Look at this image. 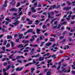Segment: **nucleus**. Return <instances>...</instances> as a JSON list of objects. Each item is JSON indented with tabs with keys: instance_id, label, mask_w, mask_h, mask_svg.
<instances>
[{
	"instance_id": "nucleus-1",
	"label": "nucleus",
	"mask_w": 75,
	"mask_h": 75,
	"mask_svg": "<svg viewBox=\"0 0 75 75\" xmlns=\"http://www.w3.org/2000/svg\"><path fill=\"white\" fill-rule=\"evenodd\" d=\"M71 9V6L67 7H64L63 8V10H66V11H68L69 10Z\"/></svg>"
},
{
	"instance_id": "nucleus-2",
	"label": "nucleus",
	"mask_w": 75,
	"mask_h": 75,
	"mask_svg": "<svg viewBox=\"0 0 75 75\" xmlns=\"http://www.w3.org/2000/svg\"><path fill=\"white\" fill-rule=\"evenodd\" d=\"M34 71H35V68L34 67H33L31 69V72L29 73V75H32V73H33L34 72Z\"/></svg>"
},
{
	"instance_id": "nucleus-3",
	"label": "nucleus",
	"mask_w": 75,
	"mask_h": 75,
	"mask_svg": "<svg viewBox=\"0 0 75 75\" xmlns=\"http://www.w3.org/2000/svg\"><path fill=\"white\" fill-rule=\"evenodd\" d=\"M17 11V10L16 8H13L11 9L10 10V11Z\"/></svg>"
},
{
	"instance_id": "nucleus-4",
	"label": "nucleus",
	"mask_w": 75,
	"mask_h": 75,
	"mask_svg": "<svg viewBox=\"0 0 75 75\" xmlns=\"http://www.w3.org/2000/svg\"><path fill=\"white\" fill-rule=\"evenodd\" d=\"M54 12H49L48 13V16H54Z\"/></svg>"
},
{
	"instance_id": "nucleus-5",
	"label": "nucleus",
	"mask_w": 75,
	"mask_h": 75,
	"mask_svg": "<svg viewBox=\"0 0 75 75\" xmlns=\"http://www.w3.org/2000/svg\"><path fill=\"white\" fill-rule=\"evenodd\" d=\"M66 68H65L63 69V70L62 71V72H70V69H69L68 71L66 70L65 71H64V70H65Z\"/></svg>"
},
{
	"instance_id": "nucleus-6",
	"label": "nucleus",
	"mask_w": 75,
	"mask_h": 75,
	"mask_svg": "<svg viewBox=\"0 0 75 75\" xmlns=\"http://www.w3.org/2000/svg\"><path fill=\"white\" fill-rule=\"evenodd\" d=\"M55 7H56L55 5H54L53 6H51L48 9V10H50L51 9H52L53 8H55Z\"/></svg>"
},
{
	"instance_id": "nucleus-7",
	"label": "nucleus",
	"mask_w": 75,
	"mask_h": 75,
	"mask_svg": "<svg viewBox=\"0 0 75 75\" xmlns=\"http://www.w3.org/2000/svg\"><path fill=\"white\" fill-rule=\"evenodd\" d=\"M22 69H23V67H21L20 68H19V67H17L16 69V71H21Z\"/></svg>"
},
{
	"instance_id": "nucleus-8",
	"label": "nucleus",
	"mask_w": 75,
	"mask_h": 75,
	"mask_svg": "<svg viewBox=\"0 0 75 75\" xmlns=\"http://www.w3.org/2000/svg\"><path fill=\"white\" fill-rule=\"evenodd\" d=\"M31 10L33 13H35V12H36V10L35 9V8H34V7H32Z\"/></svg>"
},
{
	"instance_id": "nucleus-9",
	"label": "nucleus",
	"mask_w": 75,
	"mask_h": 75,
	"mask_svg": "<svg viewBox=\"0 0 75 75\" xmlns=\"http://www.w3.org/2000/svg\"><path fill=\"white\" fill-rule=\"evenodd\" d=\"M10 4L12 5H14L16 4V2L14 1V0H12V1L10 3Z\"/></svg>"
},
{
	"instance_id": "nucleus-10",
	"label": "nucleus",
	"mask_w": 75,
	"mask_h": 75,
	"mask_svg": "<svg viewBox=\"0 0 75 75\" xmlns=\"http://www.w3.org/2000/svg\"><path fill=\"white\" fill-rule=\"evenodd\" d=\"M19 22H19V21H17L14 23H13V24H14L15 26H16L17 25H18V23Z\"/></svg>"
},
{
	"instance_id": "nucleus-11",
	"label": "nucleus",
	"mask_w": 75,
	"mask_h": 75,
	"mask_svg": "<svg viewBox=\"0 0 75 75\" xmlns=\"http://www.w3.org/2000/svg\"><path fill=\"white\" fill-rule=\"evenodd\" d=\"M41 30L37 28L36 29V32L38 34H40L41 33L39 32H40Z\"/></svg>"
},
{
	"instance_id": "nucleus-12",
	"label": "nucleus",
	"mask_w": 75,
	"mask_h": 75,
	"mask_svg": "<svg viewBox=\"0 0 75 75\" xmlns=\"http://www.w3.org/2000/svg\"><path fill=\"white\" fill-rule=\"evenodd\" d=\"M44 57H40L39 59V61H42L43 60H44Z\"/></svg>"
},
{
	"instance_id": "nucleus-13",
	"label": "nucleus",
	"mask_w": 75,
	"mask_h": 75,
	"mask_svg": "<svg viewBox=\"0 0 75 75\" xmlns=\"http://www.w3.org/2000/svg\"><path fill=\"white\" fill-rule=\"evenodd\" d=\"M69 48V46H68V45H67L66 46H65L63 48L64 50H67V49H68Z\"/></svg>"
},
{
	"instance_id": "nucleus-14",
	"label": "nucleus",
	"mask_w": 75,
	"mask_h": 75,
	"mask_svg": "<svg viewBox=\"0 0 75 75\" xmlns=\"http://www.w3.org/2000/svg\"><path fill=\"white\" fill-rule=\"evenodd\" d=\"M43 39H44V36H40V40H42Z\"/></svg>"
},
{
	"instance_id": "nucleus-15",
	"label": "nucleus",
	"mask_w": 75,
	"mask_h": 75,
	"mask_svg": "<svg viewBox=\"0 0 75 75\" xmlns=\"http://www.w3.org/2000/svg\"><path fill=\"white\" fill-rule=\"evenodd\" d=\"M32 17L33 18H37V16L34 14H33L32 15Z\"/></svg>"
},
{
	"instance_id": "nucleus-16",
	"label": "nucleus",
	"mask_w": 75,
	"mask_h": 75,
	"mask_svg": "<svg viewBox=\"0 0 75 75\" xmlns=\"http://www.w3.org/2000/svg\"><path fill=\"white\" fill-rule=\"evenodd\" d=\"M52 44V43L51 42H49L46 43V45H47V46H50V45H51Z\"/></svg>"
},
{
	"instance_id": "nucleus-17",
	"label": "nucleus",
	"mask_w": 75,
	"mask_h": 75,
	"mask_svg": "<svg viewBox=\"0 0 75 75\" xmlns=\"http://www.w3.org/2000/svg\"><path fill=\"white\" fill-rule=\"evenodd\" d=\"M17 47H18V48H19V47H21V48H22L23 47H24V46H23V45L21 44L18 45L17 46Z\"/></svg>"
},
{
	"instance_id": "nucleus-18",
	"label": "nucleus",
	"mask_w": 75,
	"mask_h": 75,
	"mask_svg": "<svg viewBox=\"0 0 75 75\" xmlns=\"http://www.w3.org/2000/svg\"><path fill=\"white\" fill-rule=\"evenodd\" d=\"M1 17L0 18V21H1L2 19H4V16H3V15H1Z\"/></svg>"
},
{
	"instance_id": "nucleus-19",
	"label": "nucleus",
	"mask_w": 75,
	"mask_h": 75,
	"mask_svg": "<svg viewBox=\"0 0 75 75\" xmlns=\"http://www.w3.org/2000/svg\"><path fill=\"white\" fill-rule=\"evenodd\" d=\"M23 34H19V37L20 39H21V38H22V37H23Z\"/></svg>"
},
{
	"instance_id": "nucleus-20",
	"label": "nucleus",
	"mask_w": 75,
	"mask_h": 75,
	"mask_svg": "<svg viewBox=\"0 0 75 75\" xmlns=\"http://www.w3.org/2000/svg\"><path fill=\"white\" fill-rule=\"evenodd\" d=\"M2 31L3 33H4L5 32H7V30H5V29L3 28L2 29Z\"/></svg>"
},
{
	"instance_id": "nucleus-21",
	"label": "nucleus",
	"mask_w": 75,
	"mask_h": 75,
	"mask_svg": "<svg viewBox=\"0 0 75 75\" xmlns=\"http://www.w3.org/2000/svg\"><path fill=\"white\" fill-rule=\"evenodd\" d=\"M51 74V72L50 71H48L47 72L46 75H50Z\"/></svg>"
},
{
	"instance_id": "nucleus-22",
	"label": "nucleus",
	"mask_w": 75,
	"mask_h": 75,
	"mask_svg": "<svg viewBox=\"0 0 75 75\" xmlns=\"http://www.w3.org/2000/svg\"><path fill=\"white\" fill-rule=\"evenodd\" d=\"M71 17V15H69L68 16V18H66L68 20H69L70 19V17Z\"/></svg>"
},
{
	"instance_id": "nucleus-23",
	"label": "nucleus",
	"mask_w": 75,
	"mask_h": 75,
	"mask_svg": "<svg viewBox=\"0 0 75 75\" xmlns=\"http://www.w3.org/2000/svg\"><path fill=\"white\" fill-rule=\"evenodd\" d=\"M7 39H9L10 38H12V36L11 35H7Z\"/></svg>"
},
{
	"instance_id": "nucleus-24",
	"label": "nucleus",
	"mask_w": 75,
	"mask_h": 75,
	"mask_svg": "<svg viewBox=\"0 0 75 75\" xmlns=\"http://www.w3.org/2000/svg\"><path fill=\"white\" fill-rule=\"evenodd\" d=\"M56 55L55 54H53V55L52 56V58H54V59H55L56 58H57V57L55 56Z\"/></svg>"
},
{
	"instance_id": "nucleus-25",
	"label": "nucleus",
	"mask_w": 75,
	"mask_h": 75,
	"mask_svg": "<svg viewBox=\"0 0 75 75\" xmlns=\"http://www.w3.org/2000/svg\"><path fill=\"white\" fill-rule=\"evenodd\" d=\"M42 28L43 29L47 28V26H46V25H43L42 26Z\"/></svg>"
},
{
	"instance_id": "nucleus-26",
	"label": "nucleus",
	"mask_w": 75,
	"mask_h": 75,
	"mask_svg": "<svg viewBox=\"0 0 75 75\" xmlns=\"http://www.w3.org/2000/svg\"><path fill=\"white\" fill-rule=\"evenodd\" d=\"M50 41H55V40L54 39V38H50Z\"/></svg>"
},
{
	"instance_id": "nucleus-27",
	"label": "nucleus",
	"mask_w": 75,
	"mask_h": 75,
	"mask_svg": "<svg viewBox=\"0 0 75 75\" xmlns=\"http://www.w3.org/2000/svg\"><path fill=\"white\" fill-rule=\"evenodd\" d=\"M48 17L49 18H52V19L54 18V17L53 16H51V15H48Z\"/></svg>"
},
{
	"instance_id": "nucleus-28",
	"label": "nucleus",
	"mask_w": 75,
	"mask_h": 75,
	"mask_svg": "<svg viewBox=\"0 0 75 75\" xmlns=\"http://www.w3.org/2000/svg\"><path fill=\"white\" fill-rule=\"evenodd\" d=\"M25 16H24L22 18V20L23 21H24V20H25Z\"/></svg>"
},
{
	"instance_id": "nucleus-29",
	"label": "nucleus",
	"mask_w": 75,
	"mask_h": 75,
	"mask_svg": "<svg viewBox=\"0 0 75 75\" xmlns=\"http://www.w3.org/2000/svg\"><path fill=\"white\" fill-rule=\"evenodd\" d=\"M6 20H7V21H9V22H11V20L10 19H9V18H6L5 19Z\"/></svg>"
},
{
	"instance_id": "nucleus-30",
	"label": "nucleus",
	"mask_w": 75,
	"mask_h": 75,
	"mask_svg": "<svg viewBox=\"0 0 75 75\" xmlns=\"http://www.w3.org/2000/svg\"><path fill=\"white\" fill-rule=\"evenodd\" d=\"M35 24H36V25H38V23H39V21L38 20H37L35 21Z\"/></svg>"
},
{
	"instance_id": "nucleus-31",
	"label": "nucleus",
	"mask_w": 75,
	"mask_h": 75,
	"mask_svg": "<svg viewBox=\"0 0 75 75\" xmlns=\"http://www.w3.org/2000/svg\"><path fill=\"white\" fill-rule=\"evenodd\" d=\"M34 40H35V38H32L30 39V41H31V42H33V41Z\"/></svg>"
},
{
	"instance_id": "nucleus-32",
	"label": "nucleus",
	"mask_w": 75,
	"mask_h": 75,
	"mask_svg": "<svg viewBox=\"0 0 75 75\" xmlns=\"http://www.w3.org/2000/svg\"><path fill=\"white\" fill-rule=\"evenodd\" d=\"M27 31L28 33H30L31 32H32V31H33V29H30L28 30Z\"/></svg>"
},
{
	"instance_id": "nucleus-33",
	"label": "nucleus",
	"mask_w": 75,
	"mask_h": 75,
	"mask_svg": "<svg viewBox=\"0 0 75 75\" xmlns=\"http://www.w3.org/2000/svg\"><path fill=\"white\" fill-rule=\"evenodd\" d=\"M38 4V3L37 2H35L34 4V7H37V5Z\"/></svg>"
},
{
	"instance_id": "nucleus-34",
	"label": "nucleus",
	"mask_w": 75,
	"mask_h": 75,
	"mask_svg": "<svg viewBox=\"0 0 75 75\" xmlns=\"http://www.w3.org/2000/svg\"><path fill=\"white\" fill-rule=\"evenodd\" d=\"M45 43V42H43L41 43V44L40 45V47H42V46H43V44Z\"/></svg>"
},
{
	"instance_id": "nucleus-35",
	"label": "nucleus",
	"mask_w": 75,
	"mask_h": 75,
	"mask_svg": "<svg viewBox=\"0 0 75 75\" xmlns=\"http://www.w3.org/2000/svg\"><path fill=\"white\" fill-rule=\"evenodd\" d=\"M10 44L9 43H8L7 45H6V47L7 48H8V47H10Z\"/></svg>"
},
{
	"instance_id": "nucleus-36",
	"label": "nucleus",
	"mask_w": 75,
	"mask_h": 75,
	"mask_svg": "<svg viewBox=\"0 0 75 75\" xmlns=\"http://www.w3.org/2000/svg\"><path fill=\"white\" fill-rule=\"evenodd\" d=\"M35 58H38L40 56V54H37L36 55H35Z\"/></svg>"
},
{
	"instance_id": "nucleus-37",
	"label": "nucleus",
	"mask_w": 75,
	"mask_h": 75,
	"mask_svg": "<svg viewBox=\"0 0 75 75\" xmlns=\"http://www.w3.org/2000/svg\"><path fill=\"white\" fill-rule=\"evenodd\" d=\"M2 49L3 50V51H5L6 50H5L6 49V47L4 46L3 47H2Z\"/></svg>"
},
{
	"instance_id": "nucleus-38",
	"label": "nucleus",
	"mask_w": 75,
	"mask_h": 75,
	"mask_svg": "<svg viewBox=\"0 0 75 75\" xmlns=\"http://www.w3.org/2000/svg\"><path fill=\"white\" fill-rule=\"evenodd\" d=\"M10 66H11L10 65H8L7 66V67L6 68V69H7L8 70V69H9V68H10Z\"/></svg>"
},
{
	"instance_id": "nucleus-39",
	"label": "nucleus",
	"mask_w": 75,
	"mask_h": 75,
	"mask_svg": "<svg viewBox=\"0 0 75 75\" xmlns=\"http://www.w3.org/2000/svg\"><path fill=\"white\" fill-rule=\"evenodd\" d=\"M7 41L6 40H5L4 41V43L3 44L4 45H6V44H7Z\"/></svg>"
},
{
	"instance_id": "nucleus-40",
	"label": "nucleus",
	"mask_w": 75,
	"mask_h": 75,
	"mask_svg": "<svg viewBox=\"0 0 75 75\" xmlns=\"http://www.w3.org/2000/svg\"><path fill=\"white\" fill-rule=\"evenodd\" d=\"M17 62H18L19 63H22V60H17Z\"/></svg>"
},
{
	"instance_id": "nucleus-41",
	"label": "nucleus",
	"mask_w": 75,
	"mask_h": 75,
	"mask_svg": "<svg viewBox=\"0 0 75 75\" xmlns=\"http://www.w3.org/2000/svg\"><path fill=\"white\" fill-rule=\"evenodd\" d=\"M67 4L69 6L70 5H71V3H70V2L69 1H67Z\"/></svg>"
},
{
	"instance_id": "nucleus-42",
	"label": "nucleus",
	"mask_w": 75,
	"mask_h": 75,
	"mask_svg": "<svg viewBox=\"0 0 75 75\" xmlns=\"http://www.w3.org/2000/svg\"><path fill=\"white\" fill-rule=\"evenodd\" d=\"M57 25H56V26L52 27V28L53 30H55V28H57Z\"/></svg>"
},
{
	"instance_id": "nucleus-43",
	"label": "nucleus",
	"mask_w": 75,
	"mask_h": 75,
	"mask_svg": "<svg viewBox=\"0 0 75 75\" xmlns=\"http://www.w3.org/2000/svg\"><path fill=\"white\" fill-rule=\"evenodd\" d=\"M20 58H21V57H20V56H17L16 57V59H20Z\"/></svg>"
},
{
	"instance_id": "nucleus-44",
	"label": "nucleus",
	"mask_w": 75,
	"mask_h": 75,
	"mask_svg": "<svg viewBox=\"0 0 75 75\" xmlns=\"http://www.w3.org/2000/svg\"><path fill=\"white\" fill-rule=\"evenodd\" d=\"M23 52H28V50H27L26 49L24 50H23Z\"/></svg>"
},
{
	"instance_id": "nucleus-45",
	"label": "nucleus",
	"mask_w": 75,
	"mask_h": 75,
	"mask_svg": "<svg viewBox=\"0 0 75 75\" xmlns=\"http://www.w3.org/2000/svg\"><path fill=\"white\" fill-rule=\"evenodd\" d=\"M11 44L12 46V47H14V42H11Z\"/></svg>"
},
{
	"instance_id": "nucleus-46",
	"label": "nucleus",
	"mask_w": 75,
	"mask_h": 75,
	"mask_svg": "<svg viewBox=\"0 0 75 75\" xmlns=\"http://www.w3.org/2000/svg\"><path fill=\"white\" fill-rule=\"evenodd\" d=\"M20 3L19 2H18L16 6V7H19V6H20Z\"/></svg>"
},
{
	"instance_id": "nucleus-47",
	"label": "nucleus",
	"mask_w": 75,
	"mask_h": 75,
	"mask_svg": "<svg viewBox=\"0 0 75 75\" xmlns=\"http://www.w3.org/2000/svg\"><path fill=\"white\" fill-rule=\"evenodd\" d=\"M4 75H8V73H7L6 72H4Z\"/></svg>"
},
{
	"instance_id": "nucleus-48",
	"label": "nucleus",
	"mask_w": 75,
	"mask_h": 75,
	"mask_svg": "<svg viewBox=\"0 0 75 75\" xmlns=\"http://www.w3.org/2000/svg\"><path fill=\"white\" fill-rule=\"evenodd\" d=\"M67 22H64L62 23L61 24V25L66 24H67Z\"/></svg>"
},
{
	"instance_id": "nucleus-49",
	"label": "nucleus",
	"mask_w": 75,
	"mask_h": 75,
	"mask_svg": "<svg viewBox=\"0 0 75 75\" xmlns=\"http://www.w3.org/2000/svg\"><path fill=\"white\" fill-rule=\"evenodd\" d=\"M39 40H40V38H38L36 40V42H37V43H38V42H39Z\"/></svg>"
},
{
	"instance_id": "nucleus-50",
	"label": "nucleus",
	"mask_w": 75,
	"mask_h": 75,
	"mask_svg": "<svg viewBox=\"0 0 75 75\" xmlns=\"http://www.w3.org/2000/svg\"><path fill=\"white\" fill-rule=\"evenodd\" d=\"M8 65H11V62L10 61H8Z\"/></svg>"
},
{
	"instance_id": "nucleus-51",
	"label": "nucleus",
	"mask_w": 75,
	"mask_h": 75,
	"mask_svg": "<svg viewBox=\"0 0 75 75\" xmlns=\"http://www.w3.org/2000/svg\"><path fill=\"white\" fill-rule=\"evenodd\" d=\"M60 7H61V6L60 5H58L56 7V8H60Z\"/></svg>"
},
{
	"instance_id": "nucleus-52",
	"label": "nucleus",
	"mask_w": 75,
	"mask_h": 75,
	"mask_svg": "<svg viewBox=\"0 0 75 75\" xmlns=\"http://www.w3.org/2000/svg\"><path fill=\"white\" fill-rule=\"evenodd\" d=\"M22 9H23V8H19L18 11H19V12H20V11H21Z\"/></svg>"
},
{
	"instance_id": "nucleus-53",
	"label": "nucleus",
	"mask_w": 75,
	"mask_h": 75,
	"mask_svg": "<svg viewBox=\"0 0 75 75\" xmlns=\"http://www.w3.org/2000/svg\"><path fill=\"white\" fill-rule=\"evenodd\" d=\"M29 42H29V41H28V40H26L25 41L24 43L25 44H26V43H28Z\"/></svg>"
},
{
	"instance_id": "nucleus-54",
	"label": "nucleus",
	"mask_w": 75,
	"mask_h": 75,
	"mask_svg": "<svg viewBox=\"0 0 75 75\" xmlns=\"http://www.w3.org/2000/svg\"><path fill=\"white\" fill-rule=\"evenodd\" d=\"M38 7H41V4H39L38 5Z\"/></svg>"
},
{
	"instance_id": "nucleus-55",
	"label": "nucleus",
	"mask_w": 75,
	"mask_h": 75,
	"mask_svg": "<svg viewBox=\"0 0 75 75\" xmlns=\"http://www.w3.org/2000/svg\"><path fill=\"white\" fill-rule=\"evenodd\" d=\"M3 7H6L7 6V4H4L3 6Z\"/></svg>"
},
{
	"instance_id": "nucleus-56",
	"label": "nucleus",
	"mask_w": 75,
	"mask_h": 75,
	"mask_svg": "<svg viewBox=\"0 0 75 75\" xmlns=\"http://www.w3.org/2000/svg\"><path fill=\"white\" fill-rule=\"evenodd\" d=\"M33 64H35L36 63V62L35 61V60L34 59L33 60Z\"/></svg>"
},
{
	"instance_id": "nucleus-57",
	"label": "nucleus",
	"mask_w": 75,
	"mask_h": 75,
	"mask_svg": "<svg viewBox=\"0 0 75 75\" xmlns=\"http://www.w3.org/2000/svg\"><path fill=\"white\" fill-rule=\"evenodd\" d=\"M31 14V11H30L28 12V16H30V15Z\"/></svg>"
},
{
	"instance_id": "nucleus-58",
	"label": "nucleus",
	"mask_w": 75,
	"mask_h": 75,
	"mask_svg": "<svg viewBox=\"0 0 75 75\" xmlns=\"http://www.w3.org/2000/svg\"><path fill=\"white\" fill-rule=\"evenodd\" d=\"M55 46H56V44H54L52 46V48H54Z\"/></svg>"
},
{
	"instance_id": "nucleus-59",
	"label": "nucleus",
	"mask_w": 75,
	"mask_h": 75,
	"mask_svg": "<svg viewBox=\"0 0 75 75\" xmlns=\"http://www.w3.org/2000/svg\"><path fill=\"white\" fill-rule=\"evenodd\" d=\"M74 17H75V15H74L71 16L72 19V20L74 19Z\"/></svg>"
},
{
	"instance_id": "nucleus-60",
	"label": "nucleus",
	"mask_w": 75,
	"mask_h": 75,
	"mask_svg": "<svg viewBox=\"0 0 75 75\" xmlns=\"http://www.w3.org/2000/svg\"><path fill=\"white\" fill-rule=\"evenodd\" d=\"M57 24H58V22L57 21H55L54 23V25H57Z\"/></svg>"
},
{
	"instance_id": "nucleus-61",
	"label": "nucleus",
	"mask_w": 75,
	"mask_h": 75,
	"mask_svg": "<svg viewBox=\"0 0 75 75\" xmlns=\"http://www.w3.org/2000/svg\"><path fill=\"white\" fill-rule=\"evenodd\" d=\"M64 38V36H60L59 38L60 39H62V38Z\"/></svg>"
},
{
	"instance_id": "nucleus-62",
	"label": "nucleus",
	"mask_w": 75,
	"mask_h": 75,
	"mask_svg": "<svg viewBox=\"0 0 75 75\" xmlns=\"http://www.w3.org/2000/svg\"><path fill=\"white\" fill-rule=\"evenodd\" d=\"M61 6L62 7L63 6H65V3H64L61 5Z\"/></svg>"
},
{
	"instance_id": "nucleus-63",
	"label": "nucleus",
	"mask_w": 75,
	"mask_h": 75,
	"mask_svg": "<svg viewBox=\"0 0 75 75\" xmlns=\"http://www.w3.org/2000/svg\"><path fill=\"white\" fill-rule=\"evenodd\" d=\"M28 24H32V21H29L28 23Z\"/></svg>"
},
{
	"instance_id": "nucleus-64",
	"label": "nucleus",
	"mask_w": 75,
	"mask_h": 75,
	"mask_svg": "<svg viewBox=\"0 0 75 75\" xmlns=\"http://www.w3.org/2000/svg\"><path fill=\"white\" fill-rule=\"evenodd\" d=\"M72 67H73V68H72V69H75V67H74V66L72 65L71 66Z\"/></svg>"
}]
</instances>
